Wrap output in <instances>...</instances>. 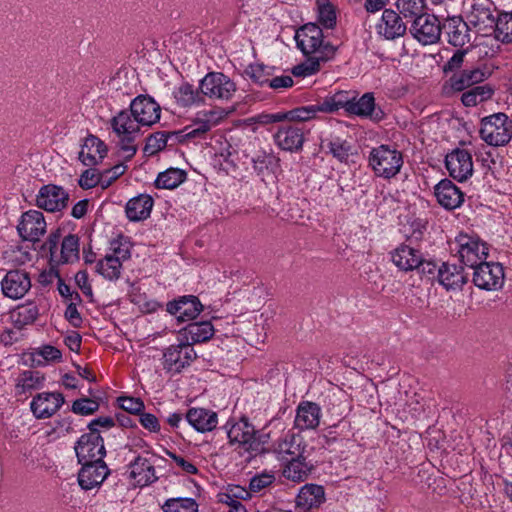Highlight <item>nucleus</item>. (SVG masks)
Returning a JSON list of instances; mask_svg holds the SVG:
<instances>
[{
  "label": "nucleus",
  "instance_id": "47",
  "mask_svg": "<svg viewBox=\"0 0 512 512\" xmlns=\"http://www.w3.org/2000/svg\"><path fill=\"white\" fill-rule=\"evenodd\" d=\"M317 20L323 28L333 29L336 26V8L329 0H316Z\"/></svg>",
  "mask_w": 512,
  "mask_h": 512
},
{
  "label": "nucleus",
  "instance_id": "28",
  "mask_svg": "<svg viewBox=\"0 0 512 512\" xmlns=\"http://www.w3.org/2000/svg\"><path fill=\"white\" fill-rule=\"evenodd\" d=\"M321 407L312 401H301L296 408L294 427L300 431L314 430L321 421Z\"/></svg>",
  "mask_w": 512,
  "mask_h": 512
},
{
  "label": "nucleus",
  "instance_id": "21",
  "mask_svg": "<svg viewBox=\"0 0 512 512\" xmlns=\"http://www.w3.org/2000/svg\"><path fill=\"white\" fill-rule=\"evenodd\" d=\"M445 166L452 178L466 181L473 174L472 155L465 149L456 148L446 155Z\"/></svg>",
  "mask_w": 512,
  "mask_h": 512
},
{
  "label": "nucleus",
  "instance_id": "12",
  "mask_svg": "<svg viewBox=\"0 0 512 512\" xmlns=\"http://www.w3.org/2000/svg\"><path fill=\"white\" fill-rule=\"evenodd\" d=\"M473 282L482 290H498L504 283V270L501 264L483 261L474 266Z\"/></svg>",
  "mask_w": 512,
  "mask_h": 512
},
{
  "label": "nucleus",
  "instance_id": "37",
  "mask_svg": "<svg viewBox=\"0 0 512 512\" xmlns=\"http://www.w3.org/2000/svg\"><path fill=\"white\" fill-rule=\"evenodd\" d=\"M325 501L324 488L317 484H305L296 497L297 507L309 510L319 507Z\"/></svg>",
  "mask_w": 512,
  "mask_h": 512
},
{
  "label": "nucleus",
  "instance_id": "8",
  "mask_svg": "<svg viewBox=\"0 0 512 512\" xmlns=\"http://www.w3.org/2000/svg\"><path fill=\"white\" fill-rule=\"evenodd\" d=\"M455 243L459 259L467 267L473 268L488 257L486 243L476 235L460 233L456 237Z\"/></svg>",
  "mask_w": 512,
  "mask_h": 512
},
{
  "label": "nucleus",
  "instance_id": "55",
  "mask_svg": "<svg viewBox=\"0 0 512 512\" xmlns=\"http://www.w3.org/2000/svg\"><path fill=\"white\" fill-rule=\"evenodd\" d=\"M321 104H312L308 106H302L290 111L285 112L287 119L286 121H308L316 116L320 110Z\"/></svg>",
  "mask_w": 512,
  "mask_h": 512
},
{
  "label": "nucleus",
  "instance_id": "5",
  "mask_svg": "<svg viewBox=\"0 0 512 512\" xmlns=\"http://www.w3.org/2000/svg\"><path fill=\"white\" fill-rule=\"evenodd\" d=\"M226 116L223 108H213L210 110L198 111L191 124L178 130L177 134L181 142L190 139H203L205 135L216 125H218Z\"/></svg>",
  "mask_w": 512,
  "mask_h": 512
},
{
  "label": "nucleus",
  "instance_id": "30",
  "mask_svg": "<svg viewBox=\"0 0 512 512\" xmlns=\"http://www.w3.org/2000/svg\"><path fill=\"white\" fill-rule=\"evenodd\" d=\"M441 28L448 43L454 47L461 48L471 40L469 26L460 16L446 18Z\"/></svg>",
  "mask_w": 512,
  "mask_h": 512
},
{
  "label": "nucleus",
  "instance_id": "51",
  "mask_svg": "<svg viewBox=\"0 0 512 512\" xmlns=\"http://www.w3.org/2000/svg\"><path fill=\"white\" fill-rule=\"evenodd\" d=\"M106 255L117 259L120 263L128 260L131 257V244L129 240L122 235L111 240L109 252Z\"/></svg>",
  "mask_w": 512,
  "mask_h": 512
},
{
  "label": "nucleus",
  "instance_id": "36",
  "mask_svg": "<svg viewBox=\"0 0 512 512\" xmlns=\"http://www.w3.org/2000/svg\"><path fill=\"white\" fill-rule=\"evenodd\" d=\"M154 205L153 198L148 194H140L131 198L125 207L126 216L130 221L137 222L147 219Z\"/></svg>",
  "mask_w": 512,
  "mask_h": 512
},
{
  "label": "nucleus",
  "instance_id": "54",
  "mask_svg": "<svg viewBox=\"0 0 512 512\" xmlns=\"http://www.w3.org/2000/svg\"><path fill=\"white\" fill-rule=\"evenodd\" d=\"M396 7L405 18H416L423 14L425 0H397Z\"/></svg>",
  "mask_w": 512,
  "mask_h": 512
},
{
  "label": "nucleus",
  "instance_id": "46",
  "mask_svg": "<svg viewBox=\"0 0 512 512\" xmlns=\"http://www.w3.org/2000/svg\"><path fill=\"white\" fill-rule=\"evenodd\" d=\"M96 272L108 281H117L122 274V263L117 259L105 255L98 260L95 266Z\"/></svg>",
  "mask_w": 512,
  "mask_h": 512
},
{
  "label": "nucleus",
  "instance_id": "57",
  "mask_svg": "<svg viewBox=\"0 0 512 512\" xmlns=\"http://www.w3.org/2000/svg\"><path fill=\"white\" fill-rule=\"evenodd\" d=\"M44 378L37 371H24L18 379L17 386L23 391L32 390L42 385Z\"/></svg>",
  "mask_w": 512,
  "mask_h": 512
},
{
  "label": "nucleus",
  "instance_id": "23",
  "mask_svg": "<svg viewBox=\"0 0 512 512\" xmlns=\"http://www.w3.org/2000/svg\"><path fill=\"white\" fill-rule=\"evenodd\" d=\"M348 114L367 118L375 123L381 122L386 116L382 108L376 104L372 92L364 93L360 98L353 96Z\"/></svg>",
  "mask_w": 512,
  "mask_h": 512
},
{
  "label": "nucleus",
  "instance_id": "9",
  "mask_svg": "<svg viewBox=\"0 0 512 512\" xmlns=\"http://www.w3.org/2000/svg\"><path fill=\"white\" fill-rule=\"evenodd\" d=\"M157 458L156 454L146 450L128 464L129 479L135 486L146 487L158 480L155 469Z\"/></svg>",
  "mask_w": 512,
  "mask_h": 512
},
{
  "label": "nucleus",
  "instance_id": "50",
  "mask_svg": "<svg viewBox=\"0 0 512 512\" xmlns=\"http://www.w3.org/2000/svg\"><path fill=\"white\" fill-rule=\"evenodd\" d=\"M161 508L163 512H198L196 500L189 497L169 498Z\"/></svg>",
  "mask_w": 512,
  "mask_h": 512
},
{
  "label": "nucleus",
  "instance_id": "10",
  "mask_svg": "<svg viewBox=\"0 0 512 512\" xmlns=\"http://www.w3.org/2000/svg\"><path fill=\"white\" fill-rule=\"evenodd\" d=\"M409 32L420 44L432 45L440 40L442 28L437 16L423 13L414 18Z\"/></svg>",
  "mask_w": 512,
  "mask_h": 512
},
{
  "label": "nucleus",
  "instance_id": "14",
  "mask_svg": "<svg viewBox=\"0 0 512 512\" xmlns=\"http://www.w3.org/2000/svg\"><path fill=\"white\" fill-rule=\"evenodd\" d=\"M204 309L203 304L195 295L179 296L166 304V311L178 322L194 320Z\"/></svg>",
  "mask_w": 512,
  "mask_h": 512
},
{
  "label": "nucleus",
  "instance_id": "1",
  "mask_svg": "<svg viewBox=\"0 0 512 512\" xmlns=\"http://www.w3.org/2000/svg\"><path fill=\"white\" fill-rule=\"evenodd\" d=\"M109 124L123 158L130 160L137 152L136 138L141 134V126L128 109L118 111Z\"/></svg>",
  "mask_w": 512,
  "mask_h": 512
},
{
  "label": "nucleus",
  "instance_id": "6",
  "mask_svg": "<svg viewBox=\"0 0 512 512\" xmlns=\"http://www.w3.org/2000/svg\"><path fill=\"white\" fill-rule=\"evenodd\" d=\"M203 99L229 101L237 91L236 83L222 72H209L199 81Z\"/></svg>",
  "mask_w": 512,
  "mask_h": 512
},
{
  "label": "nucleus",
  "instance_id": "34",
  "mask_svg": "<svg viewBox=\"0 0 512 512\" xmlns=\"http://www.w3.org/2000/svg\"><path fill=\"white\" fill-rule=\"evenodd\" d=\"M438 282L447 291L461 290L467 282V276L462 266L443 262L438 268Z\"/></svg>",
  "mask_w": 512,
  "mask_h": 512
},
{
  "label": "nucleus",
  "instance_id": "7",
  "mask_svg": "<svg viewBox=\"0 0 512 512\" xmlns=\"http://www.w3.org/2000/svg\"><path fill=\"white\" fill-rule=\"evenodd\" d=\"M197 358L194 347L187 344L177 335V343L163 350V369L171 374H179Z\"/></svg>",
  "mask_w": 512,
  "mask_h": 512
},
{
  "label": "nucleus",
  "instance_id": "22",
  "mask_svg": "<svg viewBox=\"0 0 512 512\" xmlns=\"http://www.w3.org/2000/svg\"><path fill=\"white\" fill-rule=\"evenodd\" d=\"M31 288V278L28 272L20 269L8 271L1 281L4 296L18 300L26 295Z\"/></svg>",
  "mask_w": 512,
  "mask_h": 512
},
{
  "label": "nucleus",
  "instance_id": "38",
  "mask_svg": "<svg viewBox=\"0 0 512 512\" xmlns=\"http://www.w3.org/2000/svg\"><path fill=\"white\" fill-rule=\"evenodd\" d=\"M173 97L178 106L188 108L200 106L205 103L201 91L188 82H184L173 91Z\"/></svg>",
  "mask_w": 512,
  "mask_h": 512
},
{
  "label": "nucleus",
  "instance_id": "40",
  "mask_svg": "<svg viewBox=\"0 0 512 512\" xmlns=\"http://www.w3.org/2000/svg\"><path fill=\"white\" fill-rule=\"evenodd\" d=\"M177 134V131H158L151 134L144 146V153L148 156L155 155L159 151L166 148L169 141H172L171 145L181 142L180 137Z\"/></svg>",
  "mask_w": 512,
  "mask_h": 512
},
{
  "label": "nucleus",
  "instance_id": "56",
  "mask_svg": "<svg viewBox=\"0 0 512 512\" xmlns=\"http://www.w3.org/2000/svg\"><path fill=\"white\" fill-rule=\"evenodd\" d=\"M272 434H273L272 431H267V427H264L260 431H256L254 429V435H253V438L251 439L252 445L249 449V453L252 454V453L271 451V447L266 448V445H268L270 443V441L272 440V437H273Z\"/></svg>",
  "mask_w": 512,
  "mask_h": 512
},
{
  "label": "nucleus",
  "instance_id": "52",
  "mask_svg": "<svg viewBox=\"0 0 512 512\" xmlns=\"http://www.w3.org/2000/svg\"><path fill=\"white\" fill-rule=\"evenodd\" d=\"M39 309L33 303L22 304L13 313L14 322L18 327H23L35 322Z\"/></svg>",
  "mask_w": 512,
  "mask_h": 512
},
{
  "label": "nucleus",
  "instance_id": "4",
  "mask_svg": "<svg viewBox=\"0 0 512 512\" xmlns=\"http://www.w3.org/2000/svg\"><path fill=\"white\" fill-rule=\"evenodd\" d=\"M480 137L487 144L498 147L508 144L512 138V121L502 112L481 120Z\"/></svg>",
  "mask_w": 512,
  "mask_h": 512
},
{
  "label": "nucleus",
  "instance_id": "32",
  "mask_svg": "<svg viewBox=\"0 0 512 512\" xmlns=\"http://www.w3.org/2000/svg\"><path fill=\"white\" fill-rule=\"evenodd\" d=\"M469 23L478 29L479 32L487 34L488 30L495 25L496 17L493 15V9L488 2H474L467 15Z\"/></svg>",
  "mask_w": 512,
  "mask_h": 512
},
{
  "label": "nucleus",
  "instance_id": "64",
  "mask_svg": "<svg viewBox=\"0 0 512 512\" xmlns=\"http://www.w3.org/2000/svg\"><path fill=\"white\" fill-rule=\"evenodd\" d=\"M139 422L143 428L152 433H158L160 431V423L158 418L152 413L143 412L139 414Z\"/></svg>",
  "mask_w": 512,
  "mask_h": 512
},
{
  "label": "nucleus",
  "instance_id": "25",
  "mask_svg": "<svg viewBox=\"0 0 512 512\" xmlns=\"http://www.w3.org/2000/svg\"><path fill=\"white\" fill-rule=\"evenodd\" d=\"M64 396L59 392H42L37 394L30 403L34 416L45 419L55 414L63 405Z\"/></svg>",
  "mask_w": 512,
  "mask_h": 512
},
{
  "label": "nucleus",
  "instance_id": "19",
  "mask_svg": "<svg viewBox=\"0 0 512 512\" xmlns=\"http://www.w3.org/2000/svg\"><path fill=\"white\" fill-rule=\"evenodd\" d=\"M69 194L63 187L54 184L43 185L36 195V205L47 212H58L66 208Z\"/></svg>",
  "mask_w": 512,
  "mask_h": 512
},
{
  "label": "nucleus",
  "instance_id": "20",
  "mask_svg": "<svg viewBox=\"0 0 512 512\" xmlns=\"http://www.w3.org/2000/svg\"><path fill=\"white\" fill-rule=\"evenodd\" d=\"M275 145L283 151L299 152L305 142L304 130L297 124H283L273 134Z\"/></svg>",
  "mask_w": 512,
  "mask_h": 512
},
{
  "label": "nucleus",
  "instance_id": "43",
  "mask_svg": "<svg viewBox=\"0 0 512 512\" xmlns=\"http://www.w3.org/2000/svg\"><path fill=\"white\" fill-rule=\"evenodd\" d=\"M491 31L495 38L502 43L512 42V12L501 11L497 13L495 25Z\"/></svg>",
  "mask_w": 512,
  "mask_h": 512
},
{
  "label": "nucleus",
  "instance_id": "29",
  "mask_svg": "<svg viewBox=\"0 0 512 512\" xmlns=\"http://www.w3.org/2000/svg\"><path fill=\"white\" fill-rule=\"evenodd\" d=\"M434 194L438 203L447 210H454L464 202V193L447 178L435 185Z\"/></svg>",
  "mask_w": 512,
  "mask_h": 512
},
{
  "label": "nucleus",
  "instance_id": "42",
  "mask_svg": "<svg viewBox=\"0 0 512 512\" xmlns=\"http://www.w3.org/2000/svg\"><path fill=\"white\" fill-rule=\"evenodd\" d=\"M353 96L347 91H337L332 95L326 96L320 101V110L323 113H334L339 109H344L348 113L349 105H351Z\"/></svg>",
  "mask_w": 512,
  "mask_h": 512
},
{
  "label": "nucleus",
  "instance_id": "58",
  "mask_svg": "<svg viewBox=\"0 0 512 512\" xmlns=\"http://www.w3.org/2000/svg\"><path fill=\"white\" fill-rule=\"evenodd\" d=\"M468 49H458L454 52V54L448 59V61L443 65L442 70L445 74L448 73H458L464 64L465 57L467 55Z\"/></svg>",
  "mask_w": 512,
  "mask_h": 512
},
{
  "label": "nucleus",
  "instance_id": "2",
  "mask_svg": "<svg viewBox=\"0 0 512 512\" xmlns=\"http://www.w3.org/2000/svg\"><path fill=\"white\" fill-rule=\"evenodd\" d=\"M368 163L377 177L391 179L399 174L403 166V154L392 145L381 144L371 149Z\"/></svg>",
  "mask_w": 512,
  "mask_h": 512
},
{
  "label": "nucleus",
  "instance_id": "17",
  "mask_svg": "<svg viewBox=\"0 0 512 512\" xmlns=\"http://www.w3.org/2000/svg\"><path fill=\"white\" fill-rule=\"evenodd\" d=\"M17 231L25 241H39L46 232V221L43 213L32 209L24 212L18 222Z\"/></svg>",
  "mask_w": 512,
  "mask_h": 512
},
{
  "label": "nucleus",
  "instance_id": "15",
  "mask_svg": "<svg viewBox=\"0 0 512 512\" xmlns=\"http://www.w3.org/2000/svg\"><path fill=\"white\" fill-rule=\"evenodd\" d=\"M306 447L301 435L288 431L272 443L271 452L278 460L286 462L291 458L302 457Z\"/></svg>",
  "mask_w": 512,
  "mask_h": 512
},
{
  "label": "nucleus",
  "instance_id": "39",
  "mask_svg": "<svg viewBox=\"0 0 512 512\" xmlns=\"http://www.w3.org/2000/svg\"><path fill=\"white\" fill-rule=\"evenodd\" d=\"M251 162L254 172L261 177L280 170V158L273 153L260 151L252 157Z\"/></svg>",
  "mask_w": 512,
  "mask_h": 512
},
{
  "label": "nucleus",
  "instance_id": "62",
  "mask_svg": "<svg viewBox=\"0 0 512 512\" xmlns=\"http://www.w3.org/2000/svg\"><path fill=\"white\" fill-rule=\"evenodd\" d=\"M127 166L123 163L114 165L110 169H106L102 172V188L109 187L116 179L125 173Z\"/></svg>",
  "mask_w": 512,
  "mask_h": 512
},
{
  "label": "nucleus",
  "instance_id": "16",
  "mask_svg": "<svg viewBox=\"0 0 512 512\" xmlns=\"http://www.w3.org/2000/svg\"><path fill=\"white\" fill-rule=\"evenodd\" d=\"M229 444L235 449H241L249 453L251 439L254 435V426L248 418L242 417L238 421L228 420L224 426Z\"/></svg>",
  "mask_w": 512,
  "mask_h": 512
},
{
  "label": "nucleus",
  "instance_id": "48",
  "mask_svg": "<svg viewBox=\"0 0 512 512\" xmlns=\"http://www.w3.org/2000/svg\"><path fill=\"white\" fill-rule=\"evenodd\" d=\"M275 68L273 66L264 65L262 63H254L247 66L245 74L249 79L257 85H267L271 76H273Z\"/></svg>",
  "mask_w": 512,
  "mask_h": 512
},
{
  "label": "nucleus",
  "instance_id": "26",
  "mask_svg": "<svg viewBox=\"0 0 512 512\" xmlns=\"http://www.w3.org/2000/svg\"><path fill=\"white\" fill-rule=\"evenodd\" d=\"M392 263L402 272L416 270L421 265L423 253L406 243H401L390 252Z\"/></svg>",
  "mask_w": 512,
  "mask_h": 512
},
{
  "label": "nucleus",
  "instance_id": "27",
  "mask_svg": "<svg viewBox=\"0 0 512 512\" xmlns=\"http://www.w3.org/2000/svg\"><path fill=\"white\" fill-rule=\"evenodd\" d=\"M378 35L386 40H394L405 35L407 26L400 13L392 9H385L380 21L376 25Z\"/></svg>",
  "mask_w": 512,
  "mask_h": 512
},
{
  "label": "nucleus",
  "instance_id": "53",
  "mask_svg": "<svg viewBox=\"0 0 512 512\" xmlns=\"http://www.w3.org/2000/svg\"><path fill=\"white\" fill-rule=\"evenodd\" d=\"M79 258V238L69 234L62 240L59 262L69 263Z\"/></svg>",
  "mask_w": 512,
  "mask_h": 512
},
{
  "label": "nucleus",
  "instance_id": "18",
  "mask_svg": "<svg viewBox=\"0 0 512 512\" xmlns=\"http://www.w3.org/2000/svg\"><path fill=\"white\" fill-rule=\"evenodd\" d=\"M486 78L485 72L479 67L463 69L452 74L443 85V92L450 96L456 92H462L473 85L483 82Z\"/></svg>",
  "mask_w": 512,
  "mask_h": 512
},
{
  "label": "nucleus",
  "instance_id": "31",
  "mask_svg": "<svg viewBox=\"0 0 512 512\" xmlns=\"http://www.w3.org/2000/svg\"><path fill=\"white\" fill-rule=\"evenodd\" d=\"M107 152V146L100 138L89 135L82 144L78 158L85 166L92 167L101 163Z\"/></svg>",
  "mask_w": 512,
  "mask_h": 512
},
{
  "label": "nucleus",
  "instance_id": "59",
  "mask_svg": "<svg viewBox=\"0 0 512 512\" xmlns=\"http://www.w3.org/2000/svg\"><path fill=\"white\" fill-rule=\"evenodd\" d=\"M103 176L102 173H99L96 169L89 168L86 169L78 180L79 186L83 189H91L96 187L97 185L102 186Z\"/></svg>",
  "mask_w": 512,
  "mask_h": 512
},
{
  "label": "nucleus",
  "instance_id": "44",
  "mask_svg": "<svg viewBox=\"0 0 512 512\" xmlns=\"http://www.w3.org/2000/svg\"><path fill=\"white\" fill-rule=\"evenodd\" d=\"M186 180V172L179 168H169L158 174L155 186L158 189H175Z\"/></svg>",
  "mask_w": 512,
  "mask_h": 512
},
{
  "label": "nucleus",
  "instance_id": "35",
  "mask_svg": "<svg viewBox=\"0 0 512 512\" xmlns=\"http://www.w3.org/2000/svg\"><path fill=\"white\" fill-rule=\"evenodd\" d=\"M214 333L215 329L210 321H200L189 323L179 330L178 335L179 339L193 347L194 344L209 341Z\"/></svg>",
  "mask_w": 512,
  "mask_h": 512
},
{
  "label": "nucleus",
  "instance_id": "24",
  "mask_svg": "<svg viewBox=\"0 0 512 512\" xmlns=\"http://www.w3.org/2000/svg\"><path fill=\"white\" fill-rule=\"evenodd\" d=\"M82 467L78 473V483L83 490H91L99 487L110 470L104 460L81 463Z\"/></svg>",
  "mask_w": 512,
  "mask_h": 512
},
{
  "label": "nucleus",
  "instance_id": "60",
  "mask_svg": "<svg viewBox=\"0 0 512 512\" xmlns=\"http://www.w3.org/2000/svg\"><path fill=\"white\" fill-rule=\"evenodd\" d=\"M99 409V403L91 398H80L73 402L72 411L78 415H90Z\"/></svg>",
  "mask_w": 512,
  "mask_h": 512
},
{
  "label": "nucleus",
  "instance_id": "13",
  "mask_svg": "<svg viewBox=\"0 0 512 512\" xmlns=\"http://www.w3.org/2000/svg\"><path fill=\"white\" fill-rule=\"evenodd\" d=\"M141 127H151L160 120L161 107L149 95L135 97L128 109Z\"/></svg>",
  "mask_w": 512,
  "mask_h": 512
},
{
  "label": "nucleus",
  "instance_id": "63",
  "mask_svg": "<svg viewBox=\"0 0 512 512\" xmlns=\"http://www.w3.org/2000/svg\"><path fill=\"white\" fill-rule=\"evenodd\" d=\"M167 455L174 461L175 465L184 473L195 475L198 473V468L188 459L176 453L167 452Z\"/></svg>",
  "mask_w": 512,
  "mask_h": 512
},
{
  "label": "nucleus",
  "instance_id": "3",
  "mask_svg": "<svg viewBox=\"0 0 512 512\" xmlns=\"http://www.w3.org/2000/svg\"><path fill=\"white\" fill-rule=\"evenodd\" d=\"M323 37V31L318 24L307 23L296 32L295 40L305 55L317 54L315 58L326 61L334 54L335 48L325 44Z\"/></svg>",
  "mask_w": 512,
  "mask_h": 512
},
{
  "label": "nucleus",
  "instance_id": "33",
  "mask_svg": "<svg viewBox=\"0 0 512 512\" xmlns=\"http://www.w3.org/2000/svg\"><path fill=\"white\" fill-rule=\"evenodd\" d=\"M186 421L200 433L213 431L218 424V414L210 409L192 407L185 414Z\"/></svg>",
  "mask_w": 512,
  "mask_h": 512
},
{
  "label": "nucleus",
  "instance_id": "49",
  "mask_svg": "<svg viewBox=\"0 0 512 512\" xmlns=\"http://www.w3.org/2000/svg\"><path fill=\"white\" fill-rule=\"evenodd\" d=\"M322 147H326L328 152L339 161H346L350 155L351 145L340 137H331L322 140Z\"/></svg>",
  "mask_w": 512,
  "mask_h": 512
},
{
  "label": "nucleus",
  "instance_id": "11",
  "mask_svg": "<svg viewBox=\"0 0 512 512\" xmlns=\"http://www.w3.org/2000/svg\"><path fill=\"white\" fill-rule=\"evenodd\" d=\"M74 449L80 464L103 460L106 455L104 440L99 431L84 433L76 442Z\"/></svg>",
  "mask_w": 512,
  "mask_h": 512
},
{
  "label": "nucleus",
  "instance_id": "45",
  "mask_svg": "<svg viewBox=\"0 0 512 512\" xmlns=\"http://www.w3.org/2000/svg\"><path fill=\"white\" fill-rule=\"evenodd\" d=\"M493 93L494 90L488 84L474 86L462 94L461 102L466 107H474L484 101L489 100Z\"/></svg>",
  "mask_w": 512,
  "mask_h": 512
},
{
  "label": "nucleus",
  "instance_id": "61",
  "mask_svg": "<svg viewBox=\"0 0 512 512\" xmlns=\"http://www.w3.org/2000/svg\"><path fill=\"white\" fill-rule=\"evenodd\" d=\"M118 404L120 408L124 411H127L131 414H140V412L144 409V402L140 398L130 397V396H121L118 398Z\"/></svg>",
  "mask_w": 512,
  "mask_h": 512
},
{
  "label": "nucleus",
  "instance_id": "41",
  "mask_svg": "<svg viewBox=\"0 0 512 512\" xmlns=\"http://www.w3.org/2000/svg\"><path fill=\"white\" fill-rule=\"evenodd\" d=\"M304 454L302 457L291 458L286 461L287 464L283 469V475L292 481H304L312 470V466L306 463Z\"/></svg>",
  "mask_w": 512,
  "mask_h": 512
}]
</instances>
